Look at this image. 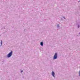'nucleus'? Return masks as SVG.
<instances>
[{
  "label": "nucleus",
  "mask_w": 80,
  "mask_h": 80,
  "mask_svg": "<svg viewBox=\"0 0 80 80\" xmlns=\"http://www.w3.org/2000/svg\"><path fill=\"white\" fill-rule=\"evenodd\" d=\"M57 53H55L54 54L53 59L54 60H55V59H57Z\"/></svg>",
  "instance_id": "2"
},
{
  "label": "nucleus",
  "mask_w": 80,
  "mask_h": 80,
  "mask_svg": "<svg viewBox=\"0 0 80 80\" xmlns=\"http://www.w3.org/2000/svg\"><path fill=\"white\" fill-rule=\"evenodd\" d=\"M80 27V26L78 25V28H79Z\"/></svg>",
  "instance_id": "7"
},
{
  "label": "nucleus",
  "mask_w": 80,
  "mask_h": 80,
  "mask_svg": "<svg viewBox=\"0 0 80 80\" xmlns=\"http://www.w3.org/2000/svg\"><path fill=\"white\" fill-rule=\"evenodd\" d=\"M52 75L53 77L55 78V72H54L52 71Z\"/></svg>",
  "instance_id": "3"
},
{
  "label": "nucleus",
  "mask_w": 80,
  "mask_h": 80,
  "mask_svg": "<svg viewBox=\"0 0 80 80\" xmlns=\"http://www.w3.org/2000/svg\"><path fill=\"white\" fill-rule=\"evenodd\" d=\"M40 45H41V46H43V44L42 42H40Z\"/></svg>",
  "instance_id": "4"
},
{
  "label": "nucleus",
  "mask_w": 80,
  "mask_h": 80,
  "mask_svg": "<svg viewBox=\"0 0 80 80\" xmlns=\"http://www.w3.org/2000/svg\"><path fill=\"white\" fill-rule=\"evenodd\" d=\"M79 76H80V71H79Z\"/></svg>",
  "instance_id": "6"
},
{
  "label": "nucleus",
  "mask_w": 80,
  "mask_h": 80,
  "mask_svg": "<svg viewBox=\"0 0 80 80\" xmlns=\"http://www.w3.org/2000/svg\"><path fill=\"white\" fill-rule=\"evenodd\" d=\"M12 51H11L10 53H9L7 56V57L9 58V57H10L12 56Z\"/></svg>",
  "instance_id": "1"
},
{
  "label": "nucleus",
  "mask_w": 80,
  "mask_h": 80,
  "mask_svg": "<svg viewBox=\"0 0 80 80\" xmlns=\"http://www.w3.org/2000/svg\"><path fill=\"white\" fill-rule=\"evenodd\" d=\"M23 72V71H21V72Z\"/></svg>",
  "instance_id": "8"
},
{
  "label": "nucleus",
  "mask_w": 80,
  "mask_h": 80,
  "mask_svg": "<svg viewBox=\"0 0 80 80\" xmlns=\"http://www.w3.org/2000/svg\"><path fill=\"white\" fill-rule=\"evenodd\" d=\"M2 40H1V47L2 46Z\"/></svg>",
  "instance_id": "5"
},
{
  "label": "nucleus",
  "mask_w": 80,
  "mask_h": 80,
  "mask_svg": "<svg viewBox=\"0 0 80 80\" xmlns=\"http://www.w3.org/2000/svg\"><path fill=\"white\" fill-rule=\"evenodd\" d=\"M58 26H59V25L58 24Z\"/></svg>",
  "instance_id": "9"
}]
</instances>
